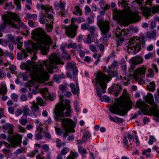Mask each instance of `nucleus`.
I'll list each match as a JSON object with an SVG mask.
<instances>
[{"instance_id": "1", "label": "nucleus", "mask_w": 159, "mask_h": 159, "mask_svg": "<svg viewBox=\"0 0 159 159\" xmlns=\"http://www.w3.org/2000/svg\"><path fill=\"white\" fill-rule=\"evenodd\" d=\"M43 31L40 29H36L33 31L32 33L34 38L39 42L37 44H35L31 41H25L24 44L26 46V49L29 52L36 50L38 47L40 49L41 53L43 55H47L49 52L50 45L52 43V40L48 35L46 34L43 37H42Z\"/></svg>"}, {"instance_id": "2", "label": "nucleus", "mask_w": 159, "mask_h": 159, "mask_svg": "<svg viewBox=\"0 0 159 159\" xmlns=\"http://www.w3.org/2000/svg\"><path fill=\"white\" fill-rule=\"evenodd\" d=\"M133 104L126 90L124 89L123 94L118 101L112 105L109 110L112 113L124 116L130 110Z\"/></svg>"}, {"instance_id": "3", "label": "nucleus", "mask_w": 159, "mask_h": 159, "mask_svg": "<svg viewBox=\"0 0 159 159\" xmlns=\"http://www.w3.org/2000/svg\"><path fill=\"white\" fill-rule=\"evenodd\" d=\"M21 66V69H26L27 73L30 72V76L32 79H44L47 80L49 77L47 72L43 70L41 64L39 66L38 65L33 67L30 61L28 60L26 64H22Z\"/></svg>"}, {"instance_id": "4", "label": "nucleus", "mask_w": 159, "mask_h": 159, "mask_svg": "<svg viewBox=\"0 0 159 159\" xmlns=\"http://www.w3.org/2000/svg\"><path fill=\"white\" fill-rule=\"evenodd\" d=\"M113 18L118 20L121 25H125L128 21L132 22H137L140 20V16L137 12H133L129 10L125 13L124 12L114 9L113 10Z\"/></svg>"}, {"instance_id": "5", "label": "nucleus", "mask_w": 159, "mask_h": 159, "mask_svg": "<svg viewBox=\"0 0 159 159\" xmlns=\"http://www.w3.org/2000/svg\"><path fill=\"white\" fill-rule=\"evenodd\" d=\"M145 100L146 102L152 105V107L149 108V105L139 100L136 102L137 107L143 111L148 112L151 116H153L159 118V109L158 106L154 103L152 95L150 93H148L147 96L145 97Z\"/></svg>"}, {"instance_id": "6", "label": "nucleus", "mask_w": 159, "mask_h": 159, "mask_svg": "<svg viewBox=\"0 0 159 159\" xmlns=\"http://www.w3.org/2000/svg\"><path fill=\"white\" fill-rule=\"evenodd\" d=\"M59 93L60 104L56 107L54 111L55 115L54 118L56 120H58L65 116L70 117V114L71 112L70 106L66 107L65 104L62 103L64 100L63 96L60 94V92H59Z\"/></svg>"}, {"instance_id": "7", "label": "nucleus", "mask_w": 159, "mask_h": 159, "mask_svg": "<svg viewBox=\"0 0 159 159\" xmlns=\"http://www.w3.org/2000/svg\"><path fill=\"white\" fill-rule=\"evenodd\" d=\"M97 23L101 30V34L102 35L100 39V41L103 43H105L111 36L110 34L109 33L110 29L109 22L107 20L104 21L101 18L98 19Z\"/></svg>"}, {"instance_id": "8", "label": "nucleus", "mask_w": 159, "mask_h": 159, "mask_svg": "<svg viewBox=\"0 0 159 159\" xmlns=\"http://www.w3.org/2000/svg\"><path fill=\"white\" fill-rule=\"evenodd\" d=\"M71 24L67 27L65 26L66 29V34L69 37L74 38L76 34V30L78 27V25L75 24L74 23L77 21L78 23H80L84 21L83 18L79 17L77 18H72L71 19Z\"/></svg>"}, {"instance_id": "9", "label": "nucleus", "mask_w": 159, "mask_h": 159, "mask_svg": "<svg viewBox=\"0 0 159 159\" xmlns=\"http://www.w3.org/2000/svg\"><path fill=\"white\" fill-rule=\"evenodd\" d=\"M43 62L48 72L51 73H52V70L54 68H56V64H64L59 57L56 54H52L49 57L48 61H43Z\"/></svg>"}, {"instance_id": "10", "label": "nucleus", "mask_w": 159, "mask_h": 159, "mask_svg": "<svg viewBox=\"0 0 159 159\" xmlns=\"http://www.w3.org/2000/svg\"><path fill=\"white\" fill-rule=\"evenodd\" d=\"M128 43L127 51L128 53L134 55L141 49L140 40L136 38L131 39Z\"/></svg>"}, {"instance_id": "11", "label": "nucleus", "mask_w": 159, "mask_h": 159, "mask_svg": "<svg viewBox=\"0 0 159 159\" xmlns=\"http://www.w3.org/2000/svg\"><path fill=\"white\" fill-rule=\"evenodd\" d=\"M62 126L65 130L63 134V139H65L68 135L69 132H74L73 128L75 126V124L73 120L69 118H64L61 120Z\"/></svg>"}, {"instance_id": "12", "label": "nucleus", "mask_w": 159, "mask_h": 159, "mask_svg": "<svg viewBox=\"0 0 159 159\" xmlns=\"http://www.w3.org/2000/svg\"><path fill=\"white\" fill-rule=\"evenodd\" d=\"M107 78V75L101 72H99L97 75L96 78L95 79V83L94 85L98 86V84L102 89V93H104L106 92V82H108Z\"/></svg>"}, {"instance_id": "13", "label": "nucleus", "mask_w": 159, "mask_h": 159, "mask_svg": "<svg viewBox=\"0 0 159 159\" xmlns=\"http://www.w3.org/2000/svg\"><path fill=\"white\" fill-rule=\"evenodd\" d=\"M146 70V68L144 66L142 67H138L133 73L134 78L140 84H143L145 83L144 76Z\"/></svg>"}, {"instance_id": "14", "label": "nucleus", "mask_w": 159, "mask_h": 159, "mask_svg": "<svg viewBox=\"0 0 159 159\" xmlns=\"http://www.w3.org/2000/svg\"><path fill=\"white\" fill-rule=\"evenodd\" d=\"M3 22L0 25V31H1L5 29L7 24L11 25L12 27L17 30H20L19 26H18L12 20L11 17L10 16V13L8 15H6L2 16Z\"/></svg>"}, {"instance_id": "15", "label": "nucleus", "mask_w": 159, "mask_h": 159, "mask_svg": "<svg viewBox=\"0 0 159 159\" xmlns=\"http://www.w3.org/2000/svg\"><path fill=\"white\" fill-rule=\"evenodd\" d=\"M7 141L11 144V147L16 148L17 146H19L21 142L22 136L20 134H16L11 137L10 135L8 136Z\"/></svg>"}, {"instance_id": "16", "label": "nucleus", "mask_w": 159, "mask_h": 159, "mask_svg": "<svg viewBox=\"0 0 159 159\" xmlns=\"http://www.w3.org/2000/svg\"><path fill=\"white\" fill-rule=\"evenodd\" d=\"M10 16L11 17L12 20H13L18 23L19 26L17 25L16 24V25L18 26H19L20 28V27L23 29L25 28V26L19 18V16L17 15L12 12H10Z\"/></svg>"}, {"instance_id": "17", "label": "nucleus", "mask_w": 159, "mask_h": 159, "mask_svg": "<svg viewBox=\"0 0 159 159\" xmlns=\"http://www.w3.org/2000/svg\"><path fill=\"white\" fill-rule=\"evenodd\" d=\"M40 7L41 9L42 10H44L46 15L48 18L49 19H51L53 18V16L52 15L50 14H48V13L50 12H52V7H50L48 5H41L40 6Z\"/></svg>"}, {"instance_id": "18", "label": "nucleus", "mask_w": 159, "mask_h": 159, "mask_svg": "<svg viewBox=\"0 0 159 159\" xmlns=\"http://www.w3.org/2000/svg\"><path fill=\"white\" fill-rule=\"evenodd\" d=\"M111 92L115 96H117L118 94L121 90L120 86L118 84H114L112 85L111 88Z\"/></svg>"}, {"instance_id": "19", "label": "nucleus", "mask_w": 159, "mask_h": 159, "mask_svg": "<svg viewBox=\"0 0 159 159\" xmlns=\"http://www.w3.org/2000/svg\"><path fill=\"white\" fill-rule=\"evenodd\" d=\"M127 34V32H126V30L125 29L121 30L119 27L116 30L115 33L116 37L121 38H122L124 35L125 36Z\"/></svg>"}, {"instance_id": "20", "label": "nucleus", "mask_w": 159, "mask_h": 159, "mask_svg": "<svg viewBox=\"0 0 159 159\" xmlns=\"http://www.w3.org/2000/svg\"><path fill=\"white\" fill-rule=\"evenodd\" d=\"M68 70L71 69L73 71V75H74L77 73L78 71L77 70L76 65L74 62H68L66 66Z\"/></svg>"}, {"instance_id": "21", "label": "nucleus", "mask_w": 159, "mask_h": 159, "mask_svg": "<svg viewBox=\"0 0 159 159\" xmlns=\"http://www.w3.org/2000/svg\"><path fill=\"white\" fill-rule=\"evenodd\" d=\"M3 128L5 129L8 130V133L9 134H13L14 126L13 125L10 123H6L3 125Z\"/></svg>"}, {"instance_id": "22", "label": "nucleus", "mask_w": 159, "mask_h": 159, "mask_svg": "<svg viewBox=\"0 0 159 159\" xmlns=\"http://www.w3.org/2000/svg\"><path fill=\"white\" fill-rule=\"evenodd\" d=\"M143 61V59L139 57H135L132 58L129 60V62H131L136 65L141 63Z\"/></svg>"}, {"instance_id": "23", "label": "nucleus", "mask_w": 159, "mask_h": 159, "mask_svg": "<svg viewBox=\"0 0 159 159\" xmlns=\"http://www.w3.org/2000/svg\"><path fill=\"white\" fill-rule=\"evenodd\" d=\"M76 86L75 87V85L74 84L71 83L70 84V87L71 88V91L74 94H75L76 93H77L79 92L78 83H76Z\"/></svg>"}, {"instance_id": "24", "label": "nucleus", "mask_w": 159, "mask_h": 159, "mask_svg": "<svg viewBox=\"0 0 159 159\" xmlns=\"http://www.w3.org/2000/svg\"><path fill=\"white\" fill-rule=\"evenodd\" d=\"M141 10L143 12V14L145 16H150L151 10L150 8H148L146 7H141Z\"/></svg>"}, {"instance_id": "25", "label": "nucleus", "mask_w": 159, "mask_h": 159, "mask_svg": "<svg viewBox=\"0 0 159 159\" xmlns=\"http://www.w3.org/2000/svg\"><path fill=\"white\" fill-rule=\"evenodd\" d=\"M117 62L115 61H114L111 65L109 66V69H108L107 70L108 73H109V74H110V73L111 72L112 73H113V76L115 75H116V73L115 72L112 71L111 69L115 68L117 67Z\"/></svg>"}, {"instance_id": "26", "label": "nucleus", "mask_w": 159, "mask_h": 159, "mask_svg": "<svg viewBox=\"0 0 159 159\" xmlns=\"http://www.w3.org/2000/svg\"><path fill=\"white\" fill-rule=\"evenodd\" d=\"M38 49H39L41 50L38 47V48H37V49H36V50H35V51H33V50H32V51H31V52H28L27 51V52H30V53H32V52H34V55H33V57H32V62L31 64H32V66H33V67H35V66H37V65H38L39 66H40V65L41 64H42V65L43 66V70H44V69L43 66V64H42V63H40L39 64H37V65H35V63H34V60H36V59H37V57L36 56V55H35V53H35V52H36L37 51V50ZM26 50H27V49H26Z\"/></svg>"}, {"instance_id": "27", "label": "nucleus", "mask_w": 159, "mask_h": 159, "mask_svg": "<svg viewBox=\"0 0 159 159\" xmlns=\"http://www.w3.org/2000/svg\"><path fill=\"white\" fill-rule=\"evenodd\" d=\"M7 88L6 84L4 83H2L1 84V87H0V94H5L7 93Z\"/></svg>"}, {"instance_id": "28", "label": "nucleus", "mask_w": 159, "mask_h": 159, "mask_svg": "<svg viewBox=\"0 0 159 159\" xmlns=\"http://www.w3.org/2000/svg\"><path fill=\"white\" fill-rule=\"evenodd\" d=\"M147 89L151 92H153L155 89V84L154 82H150L149 84L147 85Z\"/></svg>"}, {"instance_id": "29", "label": "nucleus", "mask_w": 159, "mask_h": 159, "mask_svg": "<svg viewBox=\"0 0 159 159\" xmlns=\"http://www.w3.org/2000/svg\"><path fill=\"white\" fill-rule=\"evenodd\" d=\"M74 14L77 16H81L82 15V11L81 9L78 6H76L75 9L73 11Z\"/></svg>"}, {"instance_id": "30", "label": "nucleus", "mask_w": 159, "mask_h": 159, "mask_svg": "<svg viewBox=\"0 0 159 159\" xmlns=\"http://www.w3.org/2000/svg\"><path fill=\"white\" fill-rule=\"evenodd\" d=\"M156 31L153 30L151 32H148L147 33V37L149 38H154L156 35Z\"/></svg>"}, {"instance_id": "31", "label": "nucleus", "mask_w": 159, "mask_h": 159, "mask_svg": "<svg viewBox=\"0 0 159 159\" xmlns=\"http://www.w3.org/2000/svg\"><path fill=\"white\" fill-rule=\"evenodd\" d=\"M32 105L31 107L32 110L34 112L38 111L39 109V107L38 104L35 103L34 102H32Z\"/></svg>"}, {"instance_id": "32", "label": "nucleus", "mask_w": 159, "mask_h": 159, "mask_svg": "<svg viewBox=\"0 0 159 159\" xmlns=\"http://www.w3.org/2000/svg\"><path fill=\"white\" fill-rule=\"evenodd\" d=\"M59 89L63 95L67 91V88L66 86L62 84L60 85Z\"/></svg>"}, {"instance_id": "33", "label": "nucleus", "mask_w": 159, "mask_h": 159, "mask_svg": "<svg viewBox=\"0 0 159 159\" xmlns=\"http://www.w3.org/2000/svg\"><path fill=\"white\" fill-rule=\"evenodd\" d=\"M26 16L27 18L29 20H30L31 19H36L37 15L36 14H27Z\"/></svg>"}, {"instance_id": "34", "label": "nucleus", "mask_w": 159, "mask_h": 159, "mask_svg": "<svg viewBox=\"0 0 159 159\" xmlns=\"http://www.w3.org/2000/svg\"><path fill=\"white\" fill-rule=\"evenodd\" d=\"M90 26H91L88 23H85L82 24L81 26V29L83 30H88Z\"/></svg>"}, {"instance_id": "35", "label": "nucleus", "mask_w": 159, "mask_h": 159, "mask_svg": "<svg viewBox=\"0 0 159 159\" xmlns=\"http://www.w3.org/2000/svg\"><path fill=\"white\" fill-rule=\"evenodd\" d=\"M23 110L24 112V114L26 115H28L30 111V110L29 108L28 107L27 105H25V106L22 107Z\"/></svg>"}, {"instance_id": "36", "label": "nucleus", "mask_w": 159, "mask_h": 159, "mask_svg": "<svg viewBox=\"0 0 159 159\" xmlns=\"http://www.w3.org/2000/svg\"><path fill=\"white\" fill-rule=\"evenodd\" d=\"M151 151V150L150 148H148L147 150H143L142 152V154L143 155H145L147 157H150V154L149 153Z\"/></svg>"}, {"instance_id": "37", "label": "nucleus", "mask_w": 159, "mask_h": 159, "mask_svg": "<svg viewBox=\"0 0 159 159\" xmlns=\"http://www.w3.org/2000/svg\"><path fill=\"white\" fill-rule=\"evenodd\" d=\"M38 152L39 150L37 149H36L34 151H33L30 153H27V156L29 157H33L34 156L36 153H38Z\"/></svg>"}, {"instance_id": "38", "label": "nucleus", "mask_w": 159, "mask_h": 159, "mask_svg": "<svg viewBox=\"0 0 159 159\" xmlns=\"http://www.w3.org/2000/svg\"><path fill=\"white\" fill-rule=\"evenodd\" d=\"M154 137L152 135H150L149 136V139L148 141V143L149 145H152L153 143L156 141Z\"/></svg>"}, {"instance_id": "39", "label": "nucleus", "mask_w": 159, "mask_h": 159, "mask_svg": "<svg viewBox=\"0 0 159 159\" xmlns=\"http://www.w3.org/2000/svg\"><path fill=\"white\" fill-rule=\"evenodd\" d=\"M78 155L77 153L71 152L70 155L68 156L66 159H73L75 157L78 156Z\"/></svg>"}, {"instance_id": "40", "label": "nucleus", "mask_w": 159, "mask_h": 159, "mask_svg": "<svg viewBox=\"0 0 159 159\" xmlns=\"http://www.w3.org/2000/svg\"><path fill=\"white\" fill-rule=\"evenodd\" d=\"M91 134L89 131H86L84 134L83 139H87L90 138Z\"/></svg>"}, {"instance_id": "41", "label": "nucleus", "mask_w": 159, "mask_h": 159, "mask_svg": "<svg viewBox=\"0 0 159 159\" xmlns=\"http://www.w3.org/2000/svg\"><path fill=\"white\" fill-rule=\"evenodd\" d=\"M14 2L15 4L16 5L17 9L19 11L21 9L20 4V0H16Z\"/></svg>"}, {"instance_id": "42", "label": "nucleus", "mask_w": 159, "mask_h": 159, "mask_svg": "<svg viewBox=\"0 0 159 159\" xmlns=\"http://www.w3.org/2000/svg\"><path fill=\"white\" fill-rule=\"evenodd\" d=\"M45 25L46 27V29L48 32H51L52 30L53 29V26L51 24H46Z\"/></svg>"}, {"instance_id": "43", "label": "nucleus", "mask_w": 159, "mask_h": 159, "mask_svg": "<svg viewBox=\"0 0 159 159\" xmlns=\"http://www.w3.org/2000/svg\"><path fill=\"white\" fill-rule=\"evenodd\" d=\"M58 7L62 10L64 11L65 9V5L61 1H60V2L58 4V5L57 6V8Z\"/></svg>"}, {"instance_id": "44", "label": "nucleus", "mask_w": 159, "mask_h": 159, "mask_svg": "<svg viewBox=\"0 0 159 159\" xmlns=\"http://www.w3.org/2000/svg\"><path fill=\"white\" fill-rule=\"evenodd\" d=\"M67 47L69 48H72L75 49L76 48L77 45L76 43H70L67 46Z\"/></svg>"}, {"instance_id": "45", "label": "nucleus", "mask_w": 159, "mask_h": 159, "mask_svg": "<svg viewBox=\"0 0 159 159\" xmlns=\"http://www.w3.org/2000/svg\"><path fill=\"white\" fill-rule=\"evenodd\" d=\"M151 11L153 13H156L159 11V5L153 7Z\"/></svg>"}, {"instance_id": "46", "label": "nucleus", "mask_w": 159, "mask_h": 159, "mask_svg": "<svg viewBox=\"0 0 159 159\" xmlns=\"http://www.w3.org/2000/svg\"><path fill=\"white\" fill-rule=\"evenodd\" d=\"M19 121L20 124L22 125H25L27 123V120L26 119H24L21 117L19 120Z\"/></svg>"}, {"instance_id": "47", "label": "nucleus", "mask_w": 159, "mask_h": 159, "mask_svg": "<svg viewBox=\"0 0 159 159\" xmlns=\"http://www.w3.org/2000/svg\"><path fill=\"white\" fill-rule=\"evenodd\" d=\"M69 151V149L66 148L64 147L61 151V153L63 155L66 154Z\"/></svg>"}, {"instance_id": "48", "label": "nucleus", "mask_w": 159, "mask_h": 159, "mask_svg": "<svg viewBox=\"0 0 159 159\" xmlns=\"http://www.w3.org/2000/svg\"><path fill=\"white\" fill-rule=\"evenodd\" d=\"M36 100L37 101V102L41 106H42L43 104V100L42 99L39 97H38L36 98Z\"/></svg>"}, {"instance_id": "49", "label": "nucleus", "mask_w": 159, "mask_h": 159, "mask_svg": "<svg viewBox=\"0 0 159 159\" xmlns=\"http://www.w3.org/2000/svg\"><path fill=\"white\" fill-rule=\"evenodd\" d=\"M55 130L56 133L57 135L60 136L62 134V130L60 128L55 127Z\"/></svg>"}, {"instance_id": "50", "label": "nucleus", "mask_w": 159, "mask_h": 159, "mask_svg": "<svg viewBox=\"0 0 159 159\" xmlns=\"http://www.w3.org/2000/svg\"><path fill=\"white\" fill-rule=\"evenodd\" d=\"M46 17V14H43L42 17H41L39 19V22L41 24H44L45 23V19L43 17Z\"/></svg>"}, {"instance_id": "51", "label": "nucleus", "mask_w": 159, "mask_h": 159, "mask_svg": "<svg viewBox=\"0 0 159 159\" xmlns=\"http://www.w3.org/2000/svg\"><path fill=\"white\" fill-rule=\"evenodd\" d=\"M96 29V27L94 26H90L88 30L89 31H90V34L92 35H93L94 33L95 30Z\"/></svg>"}, {"instance_id": "52", "label": "nucleus", "mask_w": 159, "mask_h": 159, "mask_svg": "<svg viewBox=\"0 0 159 159\" xmlns=\"http://www.w3.org/2000/svg\"><path fill=\"white\" fill-rule=\"evenodd\" d=\"M11 98L15 101L17 102L18 100V96L15 93H12L11 96Z\"/></svg>"}, {"instance_id": "53", "label": "nucleus", "mask_w": 159, "mask_h": 159, "mask_svg": "<svg viewBox=\"0 0 159 159\" xmlns=\"http://www.w3.org/2000/svg\"><path fill=\"white\" fill-rule=\"evenodd\" d=\"M149 73L148 76L149 77H152L154 75V73L152 69L148 70Z\"/></svg>"}, {"instance_id": "54", "label": "nucleus", "mask_w": 159, "mask_h": 159, "mask_svg": "<svg viewBox=\"0 0 159 159\" xmlns=\"http://www.w3.org/2000/svg\"><path fill=\"white\" fill-rule=\"evenodd\" d=\"M23 112L20 109H18L15 112V115L17 117L21 115Z\"/></svg>"}, {"instance_id": "55", "label": "nucleus", "mask_w": 159, "mask_h": 159, "mask_svg": "<svg viewBox=\"0 0 159 159\" xmlns=\"http://www.w3.org/2000/svg\"><path fill=\"white\" fill-rule=\"evenodd\" d=\"M117 39H116L117 43L116 44L117 45L120 46L122 44L123 39L122 38L120 37H117Z\"/></svg>"}, {"instance_id": "56", "label": "nucleus", "mask_w": 159, "mask_h": 159, "mask_svg": "<svg viewBox=\"0 0 159 159\" xmlns=\"http://www.w3.org/2000/svg\"><path fill=\"white\" fill-rule=\"evenodd\" d=\"M85 10V14L87 15L91 12V9L88 6H86L84 8Z\"/></svg>"}, {"instance_id": "57", "label": "nucleus", "mask_w": 159, "mask_h": 159, "mask_svg": "<svg viewBox=\"0 0 159 159\" xmlns=\"http://www.w3.org/2000/svg\"><path fill=\"white\" fill-rule=\"evenodd\" d=\"M25 150V149L23 148H21L20 149H18L16 150L15 152V153L16 155H18L20 153H21L23 151Z\"/></svg>"}, {"instance_id": "58", "label": "nucleus", "mask_w": 159, "mask_h": 159, "mask_svg": "<svg viewBox=\"0 0 159 159\" xmlns=\"http://www.w3.org/2000/svg\"><path fill=\"white\" fill-rule=\"evenodd\" d=\"M4 8L6 9L7 8L8 9H11L12 8L11 3V2L7 3L5 5Z\"/></svg>"}, {"instance_id": "59", "label": "nucleus", "mask_w": 159, "mask_h": 159, "mask_svg": "<svg viewBox=\"0 0 159 159\" xmlns=\"http://www.w3.org/2000/svg\"><path fill=\"white\" fill-rule=\"evenodd\" d=\"M153 57V54L152 52H149L148 54H146L145 56V58L146 59H150Z\"/></svg>"}, {"instance_id": "60", "label": "nucleus", "mask_w": 159, "mask_h": 159, "mask_svg": "<svg viewBox=\"0 0 159 159\" xmlns=\"http://www.w3.org/2000/svg\"><path fill=\"white\" fill-rule=\"evenodd\" d=\"M127 137L129 139V142H130V145L131 144V141L132 142H134V139L133 137H132V135L130 134H128L127 135Z\"/></svg>"}, {"instance_id": "61", "label": "nucleus", "mask_w": 159, "mask_h": 159, "mask_svg": "<svg viewBox=\"0 0 159 159\" xmlns=\"http://www.w3.org/2000/svg\"><path fill=\"white\" fill-rule=\"evenodd\" d=\"M89 48L90 50L93 52H97V50L96 48L93 45H89Z\"/></svg>"}, {"instance_id": "62", "label": "nucleus", "mask_w": 159, "mask_h": 159, "mask_svg": "<svg viewBox=\"0 0 159 159\" xmlns=\"http://www.w3.org/2000/svg\"><path fill=\"white\" fill-rule=\"evenodd\" d=\"M21 100L23 101H25L28 100V98L26 95L23 94L21 95L20 97Z\"/></svg>"}, {"instance_id": "63", "label": "nucleus", "mask_w": 159, "mask_h": 159, "mask_svg": "<svg viewBox=\"0 0 159 159\" xmlns=\"http://www.w3.org/2000/svg\"><path fill=\"white\" fill-rule=\"evenodd\" d=\"M130 64V69L129 70V72L132 71L136 67L135 66L136 65L134 64H133L131 62H129Z\"/></svg>"}, {"instance_id": "64", "label": "nucleus", "mask_w": 159, "mask_h": 159, "mask_svg": "<svg viewBox=\"0 0 159 159\" xmlns=\"http://www.w3.org/2000/svg\"><path fill=\"white\" fill-rule=\"evenodd\" d=\"M63 58L66 60H69L70 59V57L68 54L66 53H64L63 54Z\"/></svg>"}]
</instances>
